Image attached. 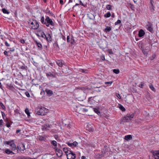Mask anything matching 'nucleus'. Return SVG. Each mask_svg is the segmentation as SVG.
Listing matches in <instances>:
<instances>
[{
    "label": "nucleus",
    "mask_w": 159,
    "mask_h": 159,
    "mask_svg": "<svg viewBox=\"0 0 159 159\" xmlns=\"http://www.w3.org/2000/svg\"><path fill=\"white\" fill-rule=\"evenodd\" d=\"M106 7L108 10H112V6L111 5H107Z\"/></svg>",
    "instance_id": "33"
},
{
    "label": "nucleus",
    "mask_w": 159,
    "mask_h": 159,
    "mask_svg": "<svg viewBox=\"0 0 159 159\" xmlns=\"http://www.w3.org/2000/svg\"><path fill=\"white\" fill-rule=\"evenodd\" d=\"M73 146L75 147H76L78 145V143L76 141L74 142L73 143Z\"/></svg>",
    "instance_id": "49"
},
{
    "label": "nucleus",
    "mask_w": 159,
    "mask_h": 159,
    "mask_svg": "<svg viewBox=\"0 0 159 159\" xmlns=\"http://www.w3.org/2000/svg\"><path fill=\"white\" fill-rule=\"evenodd\" d=\"M156 56V55L155 54H153V55H152V56L150 58V60H153V59H154L155 58V57Z\"/></svg>",
    "instance_id": "48"
},
{
    "label": "nucleus",
    "mask_w": 159,
    "mask_h": 159,
    "mask_svg": "<svg viewBox=\"0 0 159 159\" xmlns=\"http://www.w3.org/2000/svg\"><path fill=\"white\" fill-rule=\"evenodd\" d=\"M64 152L66 153V154H68L69 152H71L70 150H69V148H64L63 149Z\"/></svg>",
    "instance_id": "22"
},
{
    "label": "nucleus",
    "mask_w": 159,
    "mask_h": 159,
    "mask_svg": "<svg viewBox=\"0 0 159 159\" xmlns=\"http://www.w3.org/2000/svg\"><path fill=\"white\" fill-rule=\"evenodd\" d=\"M96 13L93 11H90L87 14V16L91 20H94L95 19Z\"/></svg>",
    "instance_id": "8"
},
{
    "label": "nucleus",
    "mask_w": 159,
    "mask_h": 159,
    "mask_svg": "<svg viewBox=\"0 0 159 159\" xmlns=\"http://www.w3.org/2000/svg\"><path fill=\"white\" fill-rule=\"evenodd\" d=\"M37 45L39 48V50H41L42 49V46L41 44L40 43L36 42Z\"/></svg>",
    "instance_id": "31"
},
{
    "label": "nucleus",
    "mask_w": 159,
    "mask_h": 159,
    "mask_svg": "<svg viewBox=\"0 0 159 159\" xmlns=\"http://www.w3.org/2000/svg\"><path fill=\"white\" fill-rule=\"evenodd\" d=\"M0 106L3 109H5V106H4L3 103L1 102H0Z\"/></svg>",
    "instance_id": "44"
},
{
    "label": "nucleus",
    "mask_w": 159,
    "mask_h": 159,
    "mask_svg": "<svg viewBox=\"0 0 159 159\" xmlns=\"http://www.w3.org/2000/svg\"><path fill=\"white\" fill-rule=\"evenodd\" d=\"M16 147L15 144L13 143V141H11V149L14 152L11 150V155L12 154H15L17 152V150H16Z\"/></svg>",
    "instance_id": "5"
},
{
    "label": "nucleus",
    "mask_w": 159,
    "mask_h": 159,
    "mask_svg": "<svg viewBox=\"0 0 159 159\" xmlns=\"http://www.w3.org/2000/svg\"><path fill=\"white\" fill-rule=\"evenodd\" d=\"M74 43H75V40L74 39V38L73 37H72L70 39V43L71 44H74Z\"/></svg>",
    "instance_id": "42"
},
{
    "label": "nucleus",
    "mask_w": 159,
    "mask_h": 159,
    "mask_svg": "<svg viewBox=\"0 0 159 159\" xmlns=\"http://www.w3.org/2000/svg\"><path fill=\"white\" fill-rule=\"evenodd\" d=\"M113 83L112 81L105 82V84H107L108 86H110Z\"/></svg>",
    "instance_id": "43"
},
{
    "label": "nucleus",
    "mask_w": 159,
    "mask_h": 159,
    "mask_svg": "<svg viewBox=\"0 0 159 159\" xmlns=\"http://www.w3.org/2000/svg\"><path fill=\"white\" fill-rule=\"evenodd\" d=\"M101 59L103 61H104L105 60V57L104 56H101Z\"/></svg>",
    "instance_id": "58"
},
{
    "label": "nucleus",
    "mask_w": 159,
    "mask_h": 159,
    "mask_svg": "<svg viewBox=\"0 0 159 159\" xmlns=\"http://www.w3.org/2000/svg\"><path fill=\"white\" fill-rule=\"evenodd\" d=\"M111 30V28L109 26H107L106 28L105 29V31L107 33L109 32Z\"/></svg>",
    "instance_id": "28"
},
{
    "label": "nucleus",
    "mask_w": 159,
    "mask_h": 159,
    "mask_svg": "<svg viewBox=\"0 0 159 159\" xmlns=\"http://www.w3.org/2000/svg\"><path fill=\"white\" fill-rule=\"evenodd\" d=\"M25 112L26 113L27 115L28 116V117L30 116V113L29 112V111L28 108H27L25 109Z\"/></svg>",
    "instance_id": "32"
},
{
    "label": "nucleus",
    "mask_w": 159,
    "mask_h": 159,
    "mask_svg": "<svg viewBox=\"0 0 159 159\" xmlns=\"http://www.w3.org/2000/svg\"><path fill=\"white\" fill-rule=\"evenodd\" d=\"M148 30L150 32H152L153 31V29L152 28V25L149 23V25H148Z\"/></svg>",
    "instance_id": "20"
},
{
    "label": "nucleus",
    "mask_w": 159,
    "mask_h": 159,
    "mask_svg": "<svg viewBox=\"0 0 159 159\" xmlns=\"http://www.w3.org/2000/svg\"><path fill=\"white\" fill-rule=\"evenodd\" d=\"M54 46L55 47H58V44L57 43H54Z\"/></svg>",
    "instance_id": "54"
},
{
    "label": "nucleus",
    "mask_w": 159,
    "mask_h": 159,
    "mask_svg": "<svg viewBox=\"0 0 159 159\" xmlns=\"http://www.w3.org/2000/svg\"><path fill=\"white\" fill-rule=\"evenodd\" d=\"M48 109L44 107H38L35 110V112L37 115L43 116L48 112Z\"/></svg>",
    "instance_id": "1"
},
{
    "label": "nucleus",
    "mask_w": 159,
    "mask_h": 159,
    "mask_svg": "<svg viewBox=\"0 0 159 159\" xmlns=\"http://www.w3.org/2000/svg\"><path fill=\"white\" fill-rule=\"evenodd\" d=\"M67 144L68 146L70 147H72L73 146V143H70L69 142H68L67 143Z\"/></svg>",
    "instance_id": "52"
},
{
    "label": "nucleus",
    "mask_w": 159,
    "mask_h": 159,
    "mask_svg": "<svg viewBox=\"0 0 159 159\" xmlns=\"http://www.w3.org/2000/svg\"><path fill=\"white\" fill-rule=\"evenodd\" d=\"M76 107V111L80 114H84L85 112H87L88 111L87 109L83 108L80 106H77Z\"/></svg>",
    "instance_id": "4"
},
{
    "label": "nucleus",
    "mask_w": 159,
    "mask_h": 159,
    "mask_svg": "<svg viewBox=\"0 0 159 159\" xmlns=\"http://www.w3.org/2000/svg\"><path fill=\"white\" fill-rule=\"evenodd\" d=\"M87 128H88L87 129L90 132L93 131L94 130L93 126L89 124L87 125Z\"/></svg>",
    "instance_id": "17"
},
{
    "label": "nucleus",
    "mask_w": 159,
    "mask_h": 159,
    "mask_svg": "<svg viewBox=\"0 0 159 159\" xmlns=\"http://www.w3.org/2000/svg\"><path fill=\"white\" fill-rule=\"evenodd\" d=\"M60 3L62 5L63 4V0H60Z\"/></svg>",
    "instance_id": "60"
},
{
    "label": "nucleus",
    "mask_w": 159,
    "mask_h": 159,
    "mask_svg": "<svg viewBox=\"0 0 159 159\" xmlns=\"http://www.w3.org/2000/svg\"><path fill=\"white\" fill-rule=\"evenodd\" d=\"M133 114H128L126 116H124L120 120V124H124L125 122L129 121V120H131L134 117Z\"/></svg>",
    "instance_id": "2"
},
{
    "label": "nucleus",
    "mask_w": 159,
    "mask_h": 159,
    "mask_svg": "<svg viewBox=\"0 0 159 159\" xmlns=\"http://www.w3.org/2000/svg\"><path fill=\"white\" fill-rule=\"evenodd\" d=\"M111 16V13L110 12H108L104 15V16L108 18L110 17Z\"/></svg>",
    "instance_id": "36"
},
{
    "label": "nucleus",
    "mask_w": 159,
    "mask_h": 159,
    "mask_svg": "<svg viewBox=\"0 0 159 159\" xmlns=\"http://www.w3.org/2000/svg\"><path fill=\"white\" fill-rule=\"evenodd\" d=\"M20 42L21 43L23 44L25 43V41L23 39H20Z\"/></svg>",
    "instance_id": "55"
},
{
    "label": "nucleus",
    "mask_w": 159,
    "mask_h": 159,
    "mask_svg": "<svg viewBox=\"0 0 159 159\" xmlns=\"http://www.w3.org/2000/svg\"><path fill=\"white\" fill-rule=\"evenodd\" d=\"M20 68L22 70H25L27 71L28 69L27 66H25V64H23L21 66H20Z\"/></svg>",
    "instance_id": "14"
},
{
    "label": "nucleus",
    "mask_w": 159,
    "mask_h": 159,
    "mask_svg": "<svg viewBox=\"0 0 159 159\" xmlns=\"http://www.w3.org/2000/svg\"><path fill=\"white\" fill-rule=\"evenodd\" d=\"M39 32H41L40 36L43 38H45L46 35H45L44 32L41 30H39Z\"/></svg>",
    "instance_id": "27"
},
{
    "label": "nucleus",
    "mask_w": 159,
    "mask_h": 159,
    "mask_svg": "<svg viewBox=\"0 0 159 159\" xmlns=\"http://www.w3.org/2000/svg\"><path fill=\"white\" fill-rule=\"evenodd\" d=\"M116 95L117 97V98L119 99H121V97L119 93H116Z\"/></svg>",
    "instance_id": "45"
},
{
    "label": "nucleus",
    "mask_w": 159,
    "mask_h": 159,
    "mask_svg": "<svg viewBox=\"0 0 159 159\" xmlns=\"http://www.w3.org/2000/svg\"><path fill=\"white\" fill-rule=\"evenodd\" d=\"M50 127V125L48 124H47L44 126H42V129L43 130H48V128Z\"/></svg>",
    "instance_id": "21"
},
{
    "label": "nucleus",
    "mask_w": 159,
    "mask_h": 159,
    "mask_svg": "<svg viewBox=\"0 0 159 159\" xmlns=\"http://www.w3.org/2000/svg\"><path fill=\"white\" fill-rule=\"evenodd\" d=\"M14 105V106H12V108L13 109V110L17 114L19 113V111L18 108V107L15 104Z\"/></svg>",
    "instance_id": "15"
},
{
    "label": "nucleus",
    "mask_w": 159,
    "mask_h": 159,
    "mask_svg": "<svg viewBox=\"0 0 159 159\" xmlns=\"http://www.w3.org/2000/svg\"><path fill=\"white\" fill-rule=\"evenodd\" d=\"M67 40L68 42H69L70 43V37L69 36H67Z\"/></svg>",
    "instance_id": "50"
},
{
    "label": "nucleus",
    "mask_w": 159,
    "mask_h": 159,
    "mask_svg": "<svg viewBox=\"0 0 159 159\" xmlns=\"http://www.w3.org/2000/svg\"><path fill=\"white\" fill-rule=\"evenodd\" d=\"M149 87L150 89L152 90L154 92L156 91V90L153 87V86L152 84H151L149 85Z\"/></svg>",
    "instance_id": "34"
},
{
    "label": "nucleus",
    "mask_w": 159,
    "mask_h": 159,
    "mask_svg": "<svg viewBox=\"0 0 159 159\" xmlns=\"http://www.w3.org/2000/svg\"><path fill=\"white\" fill-rule=\"evenodd\" d=\"M47 138V137L44 135L43 136H39L38 137V139L39 140L41 141H45L46 139Z\"/></svg>",
    "instance_id": "13"
},
{
    "label": "nucleus",
    "mask_w": 159,
    "mask_h": 159,
    "mask_svg": "<svg viewBox=\"0 0 159 159\" xmlns=\"http://www.w3.org/2000/svg\"><path fill=\"white\" fill-rule=\"evenodd\" d=\"M18 149L21 152L24 151L25 150V146L23 143H20L18 147Z\"/></svg>",
    "instance_id": "9"
},
{
    "label": "nucleus",
    "mask_w": 159,
    "mask_h": 159,
    "mask_svg": "<svg viewBox=\"0 0 159 159\" xmlns=\"http://www.w3.org/2000/svg\"><path fill=\"white\" fill-rule=\"evenodd\" d=\"M121 22L120 20H118L115 23V25H117L119 24H120Z\"/></svg>",
    "instance_id": "46"
},
{
    "label": "nucleus",
    "mask_w": 159,
    "mask_h": 159,
    "mask_svg": "<svg viewBox=\"0 0 159 159\" xmlns=\"http://www.w3.org/2000/svg\"><path fill=\"white\" fill-rule=\"evenodd\" d=\"M30 25L31 29L34 30L37 29L39 27L38 23L35 20H33Z\"/></svg>",
    "instance_id": "3"
},
{
    "label": "nucleus",
    "mask_w": 159,
    "mask_h": 159,
    "mask_svg": "<svg viewBox=\"0 0 159 159\" xmlns=\"http://www.w3.org/2000/svg\"><path fill=\"white\" fill-rule=\"evenodd\" d=\"M45 38L48 42L51 41L52 40L51 37L49 34H47Z\"/></svg>",
    "instance_id": "18"
},
{
    "label": "nucleus",
    "mask_w": 159,
    "mask_h": 159,
    "mask_svg": "<svg viewBox=\"0 0 159 159\" xmlns=\"http://www.w3.org/2000/svg\"><path fill=\"white\" fill-rule=\"evenodd\" d=\"M94 111L98 115L100 114V113L98 108H93Z\"/></svg>",
    "instance_id": "29"
},
{
    "label": "nucleus",
    "mask_w": 159,
    "mask_h": 159,
    "mask_svg": "<svg viewBox=\"0 0 159 159\" xmlns=\"http://www.w3.org/2000/svg\"><path fill=\"white\" fill-rule=\"evenodd\" d=\"M3 143L5 145H9L10 144V141H4L3 142Z\"/></svg>",
    "instance_id": "41"
},
{
    "label": "nucleus",
    "mask_w": 159,
    "mask_h": 159,
    "mask_svg": "<svg viewBox=\"0 0 159 159\" xmlns=\"http://www.w3.org/2000/svg\"><path fill=\"white\" fill-rule=\"evenodd\" d=\"M102 154H98L96 155L95 157V158L97 159H99L104 157V154L105 153V152H103L102 151Z\"/></svg>",
    "instance_id": "10"
},
{
    "label": "nucleus",
    "mask_w": 159,
    "mask_h": 159,
    "mask_svg": "<svg viewBox=\"0 0 159 159\" xmlns=\"http://www.w3.org/2000/svg\"><path fill=\"white\" fill-rule=\"evenodd\" d=\"M153 154L156 159L159 158V151L154 152Z\"/></svg>",
    "instance_id": "16"
},
{
    "label": "nucleus",
    "mask_w": 159,
    "mask_h": 159,
    "mask_svg": "<svg viewBox=\"0 0 159 159\" xmlns=\"http://www.w3.org/2000/svg\"><path fill=\"white\" fill-rule=\"evenodd\" d=\"M41 21L43 24H44V23L45 22H46V21H45L44 18L43 16H42L41 17Z\"/></svg>",
    "instance_id": "40"
},
{
    "label": "nucleus",
    "mask_w": 159,
    "mask_h": 159,
    "mask_svg": "<svg viewBox=\"0 0 159 159\" xmlns=\"http://www.w3.org/2000/svg\"><path fill=\"white\" fill-rule=\"evenodd\" d=\"M46 75L47 77L50 76L52 77H54L55 76V74H52L51 72L46 73Z\"/></svg>",
    "instance_id": "24"
},
{
    "label": "nucleus",
    "mask_w": 159,
    "mask_h": 159,
    "mask_svg": "<svg viewBox=\"0 0 159 159\" xmlns=\"http://www.w3.org/2000/svg\"><path fill=\"white\" fill-rule=\"evenodd\" d=\"M144 85V84L143 83H141V84L139 85V87L140 88H143V86Z\"/></svg>",
    "instance_id": "51"
},
{
    "label": "nucleus",
    "mask_w": 159,
    "mask_h": 159,
    "mask_svg": "<svg viewBox=\"0 0 159 159\" xmlns=\"http://www.w3.org/2000/svg\"><path fill=\"white\" fill-rule=\"evenodd\" d=\"M113 72L114 73L116 74H118L119 73L120 70L119 69H114L113 70Z\"/></svg>",
    "instance_id": "39"
},
{
    "label": "nucleus",
    "mask_w": 159,
    "mask_h": 159,
    "mask_svg": "<svg viewBox=\"0 0 159 159\" xmlns=\"http://www.w3.org/2000/svg\"><path fill=\"white\" fill-rule=\"evenodd\" d=\"M15 51V49L12 48H11V52H13Z\"/></svg>",
    "instance_id": "63"
},
{
    "label": "nucleus",
    "mask_w": 159,
    "mask_h": 159,
    "mask_svg": "<svg viewBox=\"0 0 159 159\" xmlns=\"http://www.w3.org/2000/svg\"><path fill=\"white\" fill-rule=\"evenodd\" d=\"M45 20L47 22H45L44 24H45L47 27H48L50 24L52 26L54 25V23L52 21L48 16H46Z\"/></svg>",
    "instance_id": "6"
},
{
    "label": "nucleus",
    "mask_w": 159,
    "mask_h": 159,
    "mask_svg": "<svg viewBox=\"0 0 159 159\" xmlns=\"http://www.w3.org/2000/svg\"><path fill=\"white\" fill-rule=\"evenodd\" d=\"M69 152L68 154H66L67 159H75L76 157L75 154L73 153L72 151Z\"/></svg>",
    "instance_id": "7"
},
{
    "label": "nucleus",
    "mask_w": 159,
    "mask_h": 159,
    "mask_svg": "<svg viewBox=\"0 0 159 159\" xmlns=\"http://www.w3.org/2000/svg\"><path fill=\"white\" fill-rule=\"evenodd\" d=\"M2 11L5 14H8L9 13V11L4 8L2 9Z\"/></svg>",
    "instance_id": "30"
},
{
    "label": "nucleus",
    "mask_w": 159,
    "mask_h": 159,
    "mask_svg": "<svg viewBox=\"0 0 159 159\" xmlns=\"http://www.w3.org/2000/svg\"><path fill=\"white\" fill-rule=\"evenodd\" d=\"M21 130L20 129H18L16 131V133H18L20 132Z\"/></svg>",
    "instance_id": "61"
},
{
    "label": "nucleus",
    "mask_w": 159,
    "mask_h": 159,
    "mask_svg": "<svg viewBox=\"0 0 159 159\" xmlns=\"http://www.w3.org/2000/svg\"><path fill=\"white\" fill-rule=\"evenodd\" d=\"M25 94L28 97H30V94L28 92H26Z\"/></svg>",
    "instance_id": "53"
},
{
    "label": "nucleus",
    "mask_w": 159,
    "mask_h": 159,
    "mask_svg": "<svg viewBox=\"0 0 159 159\" xmlns=\"http://www.w3.org/2000/svg\"><path fill=\"white\" fill-rule=\"evenodd\" d=\"M142 51L144 54L146 56H147L148 52L147 49H143L142 50Z\"/></svg>",
    "instance_id": "35"
},
{
    "label": "nucleus",
    "mask_w": 159,
    "mask_h": 159,
    "mask_svg": "<svg viewBox=\"0 0 159 159\" xmlns=\"http://www.w3.org/2000/svg\"><path fill=\"white\" fill-rule=\"evenodd\" d=\"M5 43V45L7 46H9V44L7 42H6Z\"/></svg>",
    "instance_id": "62"
},
{
    "label": "nucleus",
    "mask_w": 159,
    "mask_h": 159,
    "mask_svg": "<svg viewBox=\"0 0 159 159\" xmlns=\"http://www.w3.org/2000/svg\"><path fill=\"white\" fill-rule=\"evenodd\" d=\"M125 139L126 140H131L132 139V136L131 135H126L125 137Z\"/></svg>",
    "instance_id": "23"
},
{
    "label": "nucleus",
    "mask_w": 159,
    "mask_h": 159,
    "mask_svg": "<svg viewBox=\"0 0 159 159\" xmlns=\"http://www.w3.org/2000/svg\"><path fill=\"white\" fill-rule=\"evenodd\" d=\"M46 13H50V14H51V13H50V11L49 10H46Z\"/></svg>",
    "instance_id": "64"
},
{
    "label": "nucleus",
    "mask_w": 159,
    "mask_h": 159,
    "mask_svg": "<svg viewBox=\"0 0 159 159\" xmlns=\"http://www.w3.org/2000/svg\"><path fill=\"white\" fill-rule=\"evenodd\" d=\"M144 31L142 30H140L139 32V36L140 37H142L145 34Z\"/></svg>",
    "instance_id": "12"
},
{
    "label": "nucleus",
    "mask_w": 159,
    "mask_h": 159,
    "mask_svg": "<svg viewBox=\"0 0 159 159\" xmlns=\"http://www.w3.org/2000/svg\"><path fill=\"white\" fill-rule=\"evenodd\" d=\"M80 4L82 6L84 7V5L82 3V2L81 1H80Z\"/></svg>",
    "instance_id": "59"
},
{
    "label": "nucleus",
    "mask_w": 159,
    "mask_h": 159,
    "mask_svg": "<svg viewBox=\"0 0 159 159\" xmlns=\"http://www.w3.org/2000/svg\"><path fill=\"white\" fill-rule=\"evenodd\" d=\"M153 1L152 0H150V3L151 4V6L150 7V8L151 11H154V7L153 6Z\"/></svg>",
    "instance_id": "19"
},
{
    "label": "nucleus",
    "mask_w": 159,
    "mask_h": 159,
    "mask_svg": "<svg viewBox=\"0 0 159 159\" xmlns=\"http://www.w3.org/2000/svg\"><path fill=\"white\" fill-rule=\"evenodd\" d=\"M5 152L6 154H10V150L9 149H7L5 150Z\"/></svg>",
    "instance_id": "47"
},
{
    "label": "nucleus",
    "mask_w": 159,
    "mask_h": 159,
    "mask_svg": "<svg viewBox=\"0 0 159 159\" xmlns=\"http://www.w3.org/2000/svg\"><path fill=\"white\" fill-rule=\"evenodd\" d=\"M7 53L8 52L7 51H5L4 52V54L6 56H8Z\"/></svg>",
    "instance_id": "57"
},
{
    "label": "nucleus",
    "mask_w": 159,
    "mask_h": 159,
    "mask_svg": "<svg viewBox=\"0 0 159 159\" xmlns=\"http://www.w3.org/2000/svg\"><path fill=\"white\" fill-rule=\"evenodd\" d=\"M51 143L55 147L57 146V142L55 141H52L51 142Z\"/></svg>",
    "instance_id": "38"
},
{
    "label": "nucleus",
    "mask_w": 159,
    "mask_h": 159,
    "mask_svg": "<svg viewBox=\"0 0 159 159\" xmlns=\"http://www.w3.org/2000/svg\"><path fill=\"white\" fill-rule=\"evenodd\" d=\"M3 123V121L2 119L0 120V126L2 125V123Z\"/></svg>",
    "instance_id": "56"
},
{
    "label": "nucleus",
    "mask_w": 159,
    "mask_h": 159,
    "mask_svg": "<svg viewBox=\"0 0 159 159\" xmlns=\"http://www.w3.org/2000/svg\"><path fill=\"white\" fill-rule=\"evenodd\" d=\"M119 108L123 111H125V108L121 105H120L119 106Z\"/></svg>",
    "instance_id": "37"
},
{
    "label": "nucleus",
    "mask_w": 159,
    "mask_h": 159,
    "mask_svg": "<svg viewBox=\"0 0 159 159\" xmlns=\"http://www.w3.org/2000/svg\"><path fill=\"white\" fill-rule=\"evenodd\" d=\"M56 152H57V156L59 157H61L62 156V152L61 150L60 149H58L57 150V149H56Z\"/></svg>",
    "instance_id": "11"
},
{
    "label": "nucleus",
    "mask_w": 159,
    "mask_h": 159,
    "mask_svg": "<svg viewBox=\"0 0 159 159\" xmlns=\"http://www.w3.org/2000/svg\"><path fill=\"white\" fill-rule=\"evenodd\" d=\"M45 91L48 94L49 96L53 94L52 91L51 90L46 89Z\"/></svg>",
    "instance_id": "25"
},
{
    "label": "nucleus",
    "mask_w": 159,
    "mask_h": 159,
    "mask_svg": "<svg viewBox=\"0 0 159 159\" xmlns=\"http://www.w3.org/2000/svg\"><path fill=\"white\" fill-rule=\"evenodd\" d=\"M56 63L60 67H62V66L63 65L62 61L60 60H57L56 61Z\"/></svg>",
    "instance_id": "26"
}]
</instances>
